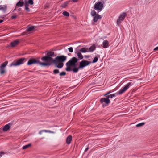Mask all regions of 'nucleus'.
I'll return each mask as SVG.
<instances>
[{
    "label": "nucleus",
    "instance_id": "nucleus-1",
    "mask_svg": "<svg viewBox=\"0 0 158 158\" xmlns=\"http://www.w3.org/2000/svg\"><path fill=\"white\" fill-rule=\"evenodd\" d=\"M42 61L45 62L42 63L39 61V60H35L34 59H30L28 61L27 64L31 65L33 64H38L43 66H46L50 65V63L53 62L54 60L53 58L49 56H45L41 58Z\"/></svg>",
    "mask_w": 158,
    "mask_h": 158
},
{
    "label": "nucleus",
    "instance_id": "nucleus-2",
    "mask_svg": "<svg viewBox=\"0 0 158 158\" xmlns=\"http://www.w3.org/2000/svg\"><path fill=\"white\" fill-rule=\"evenodd\" d=\"M66 58V57L64 56H57L54 60L53 63L56 67L61 68L64 65L62 62L64 61Z\"/></svg>",
    "mask_w": 158,
    "mask_h": 158
},
{
    "label": "nucleus",
    "instance_id": "nucleus-3",
    "mask_svg": "<svg viewBox=\"0 0 158 158\" xmlns=\"http://www.w3.org/2000/svg\"><path fill=\"white\" fill-rule=\"evenodd\" d=\"M77 62V59L75 57H73L68 62L66 63V65L67 67L65 69L66 71H69L71 70L70 66H75V63Z\"/></svg>",
    "mask_w": 158,
    "mask_h": 158
},
{
    "label": "nucleus",
    "instance_id": "nucleus-4",
    "mask_svg": "<svg viewBox=\"0 0 158 158\" xmlns=\"http://www.w3.org/2000/svg\"><path fill=\"white\" fill-rule=\"evenodd\" d=\"M25 59V58H23L16 60L14 61L10 64V66L11 67L12 66H16L23 64L24 63V61Z\"/></svg>",
    "mask_w": 158,
    "mask_h": 158
},
{
    "label": "nucleus",
    "instance_id": "nucleus-5",
    "mask_svg": "<svg viewBox=\"0 0 158 158\" xmlns=\"http://www.w3.org/2000/svg\"><path fill=\"white\" fill-rule=\"evenodd\" d=\"M103 7V3L100 2H96L94 6V9L98 12L101 11Z\"/></svg>",
    "mask_w": 158,
    "mask_h": 158
},
{
    "label": "nucleus",
    "instance_id": "nucleus-6",
    "mask_svg": "<svg viewBox=\"0 0 158 158\" xmlns=\"http://www.w3.org/2000/svg\"><path fill=\"white\" fill-rule=\"evenodd\" d=\"M131 85V82L128 83L123 88H121L118 92H116V94H117L118 95L123 94L124 93Z\"/></svg>",
    "mask_w": 158,
    "mask_h": 158
},
{
    "label": "nucleus",
    "instance_id": "nucleus-7",
    "mask_svg": "<svg viewBox=\"0 0 158 158\" xmlns=\"http://www.w3.org/2000/svg\"><path fill=\"white\" fill-rule=\"evenodd\" d=\"M100 102L105 106L108 105L110 102V101L109 99L106 97V98H101L100 100Z\"/></svg>",
    "mask_w": 158,
    "mask_h": 158
},
{
    "label": "nucleus",
    "instance_id": "nucleus-8",
    "mask_svg": "<svg viewBox=\"0 0 158 158\" xmlns=\"http://www.w3.org/2000/svg\"><path fill=\"white\" fill-rule=\"evenodd\" d=\"M126 16V13H123L121 14L118 18L117 21V24L118 25H119L122 21L124 19Z\"/></svg>",
    "mask_w": 158,
    "mask_h": 158
},
{
    "label": "nucleus",
    "instance_id": "nucleus-9",
    "mask_svg": "<svg viewBox=\"0 0 158 158\" xmlns=\"http://www.w3.org/2000/svg\"><path fill=\"white\" fill-rule=\"evenodd\" d=\"M90 62L86 60H83L80 63L79 68H82L89 64Z\"/></svg>",
    "mask_w": 158,
    "mask_h": 158
},
{
    "label": "nucleus",
    "instance_id": "nucleus-10",
    "mask_svg": "<svg viewBox=\"0 0 158 158\" xmlns=\"http://www.w3.org/2000/svg\"><path fill=\"white\" fill-rule=\"evenodd\" d=\"M19 42L18 40H14L10 43V46L12 47H14L18 45Z\"/></svg>",
    "mask_w": 158,
    "mask_h": 158
},
{
    "label": "nucleus",
    "instance_id": "nucleus-11",
    "mask_svg": "<svg viewBox=\"0 0 158 158\" xmlns=\"http://www.w3.org/2000/svg\"><path fill=\"white\" fill-rule=\"evenodd\" d=\"M101 18V15L96 14L94 17L93 19V20L94 22H96L98 20L100 19Z\"/></svg>",
    "mask_w": 158,
    "mask_h": 158
},
{
    "label": "nucleus",
    "instance_id": "nucleus-12",
    "mask_svg": "<svg viewBox=\"0 0 158 158\" xmlns=\"http://www.w3.org/2000/svg\"><path fill=\"white\" fill-rule=\"evenodd\" d=\"M102 45L104 48H106L109 47V43L107 40H105L103 42Z\"/></svg>",
    "mask_w": 158,
    "mask_h": 158
},
{
    "label": "nucleus",
    "instance_id": "nucleus-13",
    "mask_svg": "<svg viewBox=\"0 0 158 158\" xmlns=\"http://www.w3.org/2000/svg\"><path fill=\"white\" fill-rule=\"evenodd\" d=\"M79 51L82 53L89 52L88 48L85 47L81 48L79 50Z\"/></svg>",
    "mask_w": 158,
    "mask_h": 158
},
{
    "label": "nucleus",
    "instance_id": "nucleus-14",
    "mask_svg": "<svg viewBox=\"0 0 158 158\" xmlns=\"http://www.w3.org/2000/svg\"><path fill=\"white\" fill-rule=\"evenodd\" d=\"M72 139V136L71 135H69L67 138L66 139V143L67 144H69L71 142V141Z\"/></svg>",
    "mask_w": 158,
    "mask_h": 158
},
{
    "label": "nucleus",
    "instance_id": "nucleus-15",
    "mask_svg": "<svg viewBox=\"0 0 158 158\" xmlns=\"http://www.w3.org/2000/svg\"><path fill=\"white\" fill-rule=\"evenodd\" d=\"M95 46L94 45H93L91 47H90L89 48H88L89 52H93L94 50H95Z\"/></svg>",
    "mask_w": 158,
    "mask_h": 158
},
{
    "label": "nucleus",
    "instance_id": "nucleus-16",
    "mask_svg": "<svg viewBox=\"0 0 158 158\" xmlns=\"http://www.w3.org/2000/svg\"><path fill=\"white\" fill-rule=\"evenodd\" d=\"M118 95L117 94H116V93L113 94H111L110 95H109L108 96H107V97L108 98V99L109 98H113L114 97H115L116 96Z\"/></svg>",
    "mask_w": 158,
    "mask_h": 158
},
{
    "label": "nucleus",
    "instance_id": "nucleus-17",
    "mask_svg": "<svg viewBox=\"0 0 158 158\" xmlns=\"http://www.w3.org/2000/svg\"><path fill=\"white\" fill-rule=\"evenodd\" d=\"M7 9L6 5H4V6H0V10H2L3 11H5Z\"/></svg>",
    "mask_w": 158,
    "mask_h": 158
},
{
    "label": "nucleus",
    "instance_id": "nucleus-18",
    "mask_svg": "<svg viewBox=\"0 0 158 158\" xmlns=\"http://www.w3.org/2000/svg\"><path fill=\"white\" fill-rule=\"evenodd\" d=\"M47 56L50 57L54 56V52H50L47 53Z\"/></svg>",
    "mask_w": 158,
    "mask_h": 158
},
{
    "label": "nucleus",
    "instance_id": "nucleus-19",
    "mask_svg": "<svg viewBox=\"0 0 158 158\" xmlns=\"http://www.w3.org/2000/svg\"><path fill=\"white\" fill-rule=\"evenodd\" d=\"M77 55L78 57V58L80 60H81L83 59V55L81 54V52H77Z\"/></svg>",
    "mask_w": 158,
    "mask_h": 158
},
{
    "label": "nucleus",
    "instance_id": "nucleus-20",
    "mask_svg": "<svg viewBox=\"0 0 158 158\" xmlns=\"http://www.w3.org/2000/svg\"><path fill=\"white\" fill-rule=\"evenodd\" d=\"M10 127V126L9 124H6L4 126L3 128V130L4 131H6L8 130Z\"/></svg>",
    "mask_w": 158,
    "mask_h": 158
},
{
    "label": "nucleus",
    "instance_id": "nucleus-21",
    "mask_svg": "<svg viewBox=\"0 0 158 158\" xmlns=\"http://www.w3.org/2000/svg\"><path fill=\"white\" fill-rule=\"evenodd\" d=\"M35 27V26H28L27 28V30L28 31H32Z\"/></svg>",
    "mask_w": 158,
    "mask_h": 158
},
{
    "label": "nucleus",
    "instance_id": "nucleus-22",
    "mask_svg": "<svg viewBox=\"0 0 158 158\" xmlns=\"http://www.w3.org/2000/svg\"><path fill=\"white\" fill-rule=\"evenodd\" d=\"M0 72L1 74H3L5 72V68L0 67Z\"/></svg>",
    "mask_w": 158,
    "mask_h": 158
},
{
    "label": "nucleus",
    "instance_id": "nucleus-23",
    "mask_svg": "<svg viewBox=\"0 0 158 158\" xmlns=\"http://www.w3.org/2000/svg\"><path fill=\"white\" fill-rule=\"evenodd\" d=\"M7 64H8V61H6L5 62H4L0 66V67L5 68V67L6 66V65Z\"/></svg>",
    "mask_w": 158,
    "mask_h": 158
},
{
    "label": "nucleus",
    "instance_id": "nucleus-24",
    "mask_svg": "<svg viewBox=\"0 0 158 158\" xmlns=\"http://www.w3.org/2000/svg\"><path fill=\"white\" fill-rule=\"evenodd\" d=\"M23 2L19 1L16 4V6L18 7H21L23 6Z\"/></svg>",
    "mask_w": 158,
    "mask_h": 158
},
{
    "label": "nucleus",
    "instance_id": "nucleus-25",
    "mask_svg": "<svg viewBox=\"0 0 158 158\" xmlns=\"http://www.w3.org/2000/svg\"><path fill=\"white\" fill-rule=\"evenodd\" d=\"M31 145V144H29L27 145H25L23 146V149H25L29 148Z\"/></svg>",
    "mask_w": 158,
    "mask_h": 158
},
{
    "label": "nucleus",
    "instance_id": "nucleus-26",
    "mask_svg": "<svg viewBox=\"0 0 158 158\" xmlns=\"http://www.w3.org/2000/svg\"><path fill=\"white\" fill-rule=\"evenodd\" d=\"M63 14L64 16L66 17H68L69 15V13L67 11L64 12L63 13Z\"/></svg>",
    "mask_w": 158,
    "mask_h": 158
},
{
    "label": "nucleus",
    "instance_id": "nucleus-27",
    "mask_svg": "<svg viewBox=\"0 0 158 158\" xmlns=\"http://www.w3.org/2000/svg\"><path fill=\"white\" fill-rule=\"evenodd\" d=\"M72 70L74 72L77 73L78 71V68L76 67H74L73 69Z\"/></svg>",
    "mask_w": 158,
    "mask_h": 158
},
{
    "label": "nucleus",
    "instance_id": "nucleus-28",
    "mask_svg": "<svg viewBox=\"0 0 158 158\" xmlns=\"http://www.w3.org/2000/svg\"><path fill=\"white\" fill-rule=\"evenodd\" d=\"M96 12L94 10H92L91 12V15L92 16H95L96 14Z\"/></svg>",
    "mask_w": 158,
    "mask_h": 158
},
{
    "label": "nucleus",
    "instance_id": "nucleus-29",
    "mask_svg": "<svg viewBox=\"0 0 158 158\" xmlns=\"http://www.w3.org/2000/svg\"><path fill=\"white\" fill-rule=\"evenodd\" d=\"M144 124V123H139L136 125V126L137 127H139L143 125Z\"/></svg>",
    "mask_w": 158,
    "mask_h": 158
},
{
    "label": "nucleus",
    "instance_id": "nucleus-30",
    "mask_svg": "<svg viewBox=\"0 0 158 158\" xmlns=\"http://www.w3.org/2000/svg\"><path fill=\"white\" fill-rule=\"evenodd\" d=\"M98 59L97 57H95L94 58V59L92 61V62L93 63H96L98 61Z\"/></svg>",
    "mask_w": 158,
    "mask_h": 158
},
{
    "label": "nucleus",
    "instance_id": "nucleus-31",
    "mask_svg": "<svg viewBox=\"0 0 158 158\" xmlns=\"http://www.w3.org/2000/svg\"><path fill=\"white\" fill-rule=\"evenodd\" d=\"M27 2L29 4L31 5L33 4V0H29Z\"/></svg>",
    "mask_w": 158,
    "mask_h": 158
},
{
    "label": "nucleus",
    "instance_id": "nucleus-32",
    "mask_svg": "<svg viewBox=\"0 0 158 158\" xmlns=\"http://www.w3.org/2000/svg\"><path fill=\"white\" fill-rule=\"evenodd\" d=\"M53 73L55 74H57L59 73V71L58 69H55L53 70Z\"/></svg>",
    "mask_w": 158,
    "mask_h": 158
},
{
    "label": "nucleus",
    "instance_id": "nucleus-33",
    "mask_svg": "<svg viewBox=\"0 0 158 158\" xmlns=\"http://www.w3.org/2000/svg\"><path fill=\"white\" fill-rule=\"evenodd\" d=\"M68 50L70 52H73V48L71 47L69 48H68Z\"/></svg>",
    "mask_w": 158,
    "mask_h": 158
},
{
    "label": "nucleus",
    "instance_id": "nucleus-34",
    "mask_svg": "<svg viewBox=\"0 0 158 158\" xmlns=\"http://www.w3.org/2000/svg\"><path fill=\"white\" fill-rule=\"evenodd\" d=\"M65 74L66 73L64 72H62L60 74V76H64Z\"/></svg>",
    "mask_w": 158,
    "mask_h": 158
},
{
    "label": "nucleus",
    "instance_id": "nucleus-35",
    "mask_svg": "<svg viewBox=\"0 0 158 158\" xmlns=\"http://www.w3.org/2000/svg\"><path fill=\"white\" fill-rule=\"evenodd\" d=\"M17 17V15L15 14L11 17V18L12 19H15Z\"/></svg>",
    "mask_w": 158,
    "mask_h": 158
},
{
    "label": "nucleus",
    "instance_id": "nucleus-36",
    "mask_svg": "<svg viewBox=\"0 0 158 158\" xmlns=\"http://www.w3.org/2000/svg\"><path fill=\"white\" fill-rule=\"evenodd\" d=\"M25 10L27 12H29L30 11V9L28 7H25Z\"/></svg>",
    "mask_w": 158,
    "mask_h": 158
},
{
    "label": "nucleus",
    "instance_id": "nucleus-37",
    "mask_svg": "<svg viewBox=\"0 0 158 158\" xmlns=\"http://www.w3.org/2000/svg\"><path fill=\"white\" fill-rule=\"evenodd\" d=\"M68 4L67 2L64 3L62 6L63 7H65L67 6Z\"/></svg>",
    "mask_w": 158,
    "mask_h": 158
},
{
    "label": "nucleus",
    "instance_id": "nucleus-38",
    "mask_svg": "<svg viewBox=\"0 0 158 158\" xmlns=\"http://www.w3.org/2000/svg\"><path fill=\"white\" fill-rule=\"evenodd\" d=\"M29 4L27 2H25V7H29Z\"/></svg>",
    "mask_w": 158,
    "mask_h": 158
},
{
    "label": "nucleus",
    "instance_id": "nucleus-39",
    "mask_svg": "<svg viewBox=\"0 0 158 158\" xmlns=\"http://www.w3.org/2000/svg\"><path fill=\"white\" fill-rule=\"evenodd\" d=\"M4 154V153L2 152H0V158Z\"/></svg>",
    "mask_w": 158,
    "mask_h": 158
},
{
    "label": "nucleus",
    "instance_id": "nucleus-40",
    "mask_svg": "<svg viewBox=\"0 0 158 158\" xmlns=\"http://www.w3.org/2000/svg\"><path fill=\"white\" fill-rule=\"evenodd\" d=\"M112 92V91H108L106 94H105L104 95V96H106V95H107L111 93Z\"/></svg>",
    "mask_w": 158,
    "mask_h": 158
},
{
    "label": "nucleus",
    "instance_id": "nucleus-41",
    "mask_svg": "<svg viewBox=\"0 0 158 158\" xmlns=\"http://www.w3.org/2000/svg\"><path fill=\"white\" fill-rule=\"evenodd\" d=\"M43 132H44V130H42L41 131H40L39 132V134H42V133Z\"/></svg>",
    "mask_w": 158,
    "mask_h": 158
},
{
    "label": "nucleus",
    "instance_id": "nucleus-42",
    "mask_svg": "<svg viewBox=\"0 0 158 158\" xmlns=\"http://www.w3.org/2000/svg\"><path fill=\"white\" fill-rule=\"evenodd\" d=\"M44 132H49V133H50V132H51V131H50V130H44Z\"/></svg>",
    "mask_w": 158,
    "mask_h": 158
},
{
    "label": "nucleus",
    "instance_id": "nucleus-43",
    "mask_svg": "<svg viewBox=\"0 0 158 158\" xmlns=\"http://www.w3.org/2000/svg\"><path fill=\"white\" fill-rule=\"evenodd\" d=\"M158 50V46L156 47L154 49V50L156 51Z\"/></svg>",
    "mask_w": 158,
    "mask_h": 158
},
{
    "label": "nucleus",
    "instance_id": "nucleus-44",
    "mask_svg": "<svg viewBox=\"0 0 158 158\" xmlns=\"http://www.w3.org/2000/svg\"><path fill=\"white\" fill-rule=\"evenodd\" d=\"M89 148L88 147H87L85 150V152H86L89 149Z\"/></svg>",
    "mask_w": 158,
    "mask_h": 158
},
{
    "label": "nucleus",
    "instance_id": "nucleus-45",
    "mask_svg": "<svg viewBox=\"0 0 158 158\" xmlns=\"http://www.w3.org/2000/svg\"><path fill=\"white\" fill-rule=\"evenodd\" d=\"M85 57L86 58H89V56H85Z\"/></svg>",
    "mask_w": 158,
    "mask_h": 158
},
{
    "label": "nucleus",
    "instance_id": "nucleus-46",
    "mask_svg": "<svg viewBox=\"0 0 158 158\" xmlns=\"http://www.w3.org/2000/svg\"><path fill=\"white\" fill-rule=\"evenodd\" d=\"M73 2H77L78 0H72Z\"/></svg>",
    "mask_w": 158,
    "mask_h": 158
},
{
    "label": "nucleus",
    "instance_id": "nucleus-47",
    "mask_svg": "<svg viewBox=\"0 0 158 158\" xmlns=\"http://www.w3.org/2000/svg\"><path fill=\"white\" fill-rule=\"evenodd\" d=\"M3 20H0V23L2 22H3Z\"/></svg>",
    "mask_w": 158,
    "mask_h": 158
},
{
    "label": "nucleus",
    "instance_id": "nucleus-48",
    "mask_svg": "<svg viewBox=\"0 0 158 158\" xmlns=\"http://www.w3.org/2000/svg\"><path fill=\"white\" fill-rule=\"evenodd\" d=\"M21 10V8H19L18 9V11H20Z\"/></svg>",
    "mask_w": 158,
    "mask_h": 158
},
{
    "label": "nucleus",
    "instance_id": "nucleus-49",
    "mask_svg": "<svg viewBox=\"0 0 158 158\" xmlns=\"http://www.w3.org/2000/svg\"><path fill=\"white\" fill-rule=\"evenodd\" d=\"M50 133H54V132L53 131H51V132H50Z\"/></svg>",
    "mask_w": 158,
    "mask_h": 158
},
{
    "label": "nucleus",
    "instance_id": "nucleus-50",
    "mask_svg": "<svg viewBox=\"0 0 158 158\" xmlns=\"http://www.w3.org/2000/svg\"><path fill=\"white\" fill-rule=\"evenodd\" d=\"M15 10H16V8H15L14 9V10H13V11H15Z\"/></svg>",
    "mask_w": 158,
    "mask_h": 158
}]
</instances>
